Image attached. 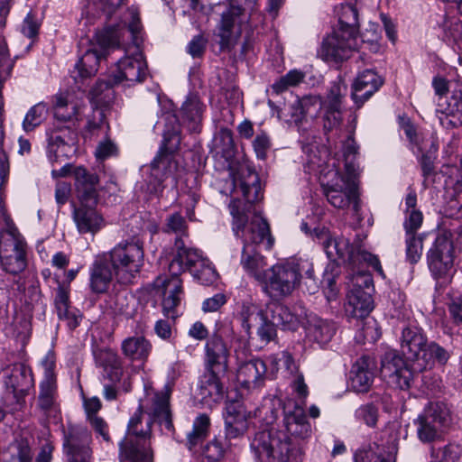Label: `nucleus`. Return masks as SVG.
<instances>
[{"instance_id":"nucleus-28","label":"nucleus","mask_w":462,"mask_h":462,"mask_svg":"<svg viewBox=\"0 0 462 462\" xmlns=\"http://www.w3.org/2000/svg\"><path fill=\"white\" fill-rule=\"evenodd\" d=\"M224 418L226 438L236 439L243 436L247 430V414L240 402L226 403Z\"/></svg>"},{"instance_id":"nucleus-60","label":"nucleus","mask_w":462,"mask_h":462,"mask_svg":"<svg viewBox=\"0 0 462 462\" xmlns=\"http://www.w3.org/2000/svg\"><path fill=\"white\" fill-rule=\"evenodd\" d=\"M253 147L258 159L264 160L267 152L271 147L269 136L265 133H261L255 136L253 141Z\"/></svg>"},{"instance_id":"nucleus-41","label":"nucleus","mask_w":462,"mask_h":462,"mask_svg":"<svg viewBox=\"0 0 462 462\" xmlns=\"http://www.w3.org/2000/svg\"><path fill=\"white\" fill-rule=\"evenodd\" d=\"M189 273L195 280L206 286L213 284L218 277L214 266L209 260L205 257L198 263V267L191 269Z\"/></svg>"},{"instance_id":"nucleus-32","label":"nucleus","mask_w":462,"mask_h":462,"mask_svg":"<svg viewBox=\"0 0 462 462\" xmlns=\"http://www.w3.org/2000/svg\"><path fill=\"white\" fill-rule=\"evenodd\" d=\"M73 219L79 233L95 234L103 226V217L94 207L79 206L73 210Z\"/></svg>"},{"instance_id":"nucleus-61","label":"nucleus","mask_w":462,"mask_h":462,"mask_svg":"<svg viewBox=\"0 0 462 462\" xmlns=\"http://www.w3.org/2000/svg\"><path fill=\"white\" fill-rule=\"evenodd\" d=\"M73 176L76 180L77 189L79 186H86L88 184H97L98 178L95 174H90L88 171L81 166L75 167L73 170Z\"/></svg>"},{"instance_id":"nucleus-51","label":"nucleus","mask_w":462,"mask_h":462,"mask_svg":"<svg viewBox=\"0 0 462 462\" xmlns=\"http://www.w3.org/2000/svg\"><path fill=\"white\" fill-rule=\"evenodd\" d=\"M356 418L369 427H374L378 420V409L372 403L360 406L355 412Z\"/></svg>"},{"instance_id":"nucleus-50","label":"nucleus","mask_w":462,"mask_h":462,"mask_svg":"<svg viewBox=\"0 0 462 462\" xmlns=\"http://www.w3.org/2000/svg\"><path fill=\"white\" fill-rule=\"evenodd\" d=\"M346 85L341 80L334 82L328 93L326 100L323 101V106L341 108L342 99L346 96Z\"/></svg>"},{"instance_id":"nucleus-4","label":"nucleus","mask_w":462,"mask_h":462,"mask_svg":"<svg viewBox=\"0 0 462 462\" xmlns=\"http://www.w3.org/2000/svg\"><path fill=\"white\" fill-rule=\"evenodd\" d=\"M173 256L169 263L171 278L158 277L156 285L162 289L163 300L162 310L168 319H174L177 317L175 308L180 301L181 280L180 274L198 267V263L204 257L202 253L187 245L186 240L175 238L172 248Z\"/></svg>"},{"instance_id":"nucleus-58","label":"nucleus","mask_w":462,"mask_h":462,"mask_svg":"<svg viewBox=\"0 0 462 462\" xmlns=\"http://www.w3.org/2000/svg\"><path fill=\"white\" fill-rule=\"evenodd\" d=\"M68 106V102L62 98L59 97L56 102L55 106V117L58 120L64 121V122H71L72 125L76 127V122L73 120V117L76 116L78 108L76 106L71 105L70 109L71 112L65 113L64 109Z\"/></svg>"},{"instance_id":"nucleus-12","label":"nucleus","mask_w":462,"mask_h":462,"mask_svg":"<svg viewBox=\"0 0 462 462\" xmlns=\"http://www.w3.org/2000/svg\"><path fill=\"white\" fill-rule=\"evenodd\" d=\"M7 239L0 249V265L7 273L17 275L27 267L28 245L15 226L6 229Z\"/></svg>"},{"instance_id":"nucleus-62","label":"nucleus","mask_w":462,"mask_h":462,"mask_svg":"<svg viewBox=\"0 0 462 462\" xmlns=\"http://www.w3.org/2000/svg\"><path fill=\"white\" fill-rule=\"evenodd\" d=\"M422 223V214L419 210H411L406 212V219L404 228L406 235H414V232L420 226Z\"/></svg>"},{"instance_id":"nucleus-64","label":"nucleus","mask_w":462,"mask_h":462,"mask_svg":"<svg viewBox=\"0 0 462 462\" xmlns=\"http://www.w3.org/2000/svg\"><path fill=\"white\" fill-rule=\"evenodd\" d=\"M355 462H395V458L393 457L386 458L381 454L368 450L356 454L355 457Z\"/></svg>"},{"instance_id":"nucleus-25","label":"nucleus","mask_w":462,"mask_h":462,"mask_svg":"<svg viewBox=\"0 0 462 462\" xmlns=\"http://www.w3.org/2000/svg\"><path fill=\"white\" fill-rule=\"evenodd\" d=\"M383 84V80L373 69H365L356 78L352 85V98L358 106L368 100Z\"/></svg>"},{"instance_id":"nucleus-17","label":"nucleus","mask_w":462,"mask_h":462,"mask_svg":"<svg viewBox=\"0 0 462 462\" xmlns=\"http://www.w3.org/2000/svg\"><path fill=\"white\" fill-rule=\"evenodd\" d=\"M357 48V37L335 29L323 40L319 56L327 62L338 63L350 58Z\"/></svg>"},{"instance_id":"nucleus-59","label":"nucleus","mask_w":462,"mask_h":462,"mask_svg":"<svg viewBox=\"0 0 462 462\" xmlns=\"http://www.w3.org/2000/svg\"><path fill=\"white\" fill-rule=\"evenodd\" d=\"M14 459H17L18 462H32L33 453L27 439H22L17 440L14 444Z\"/></svg>"},{"instance_id":"nucleus-2","label":"nucleus","mask_w":462,"mask_h":462,"mask_svg":"<svg viewBox=\"0 0 462 462\" xmlns=\"http://www.w3.org/2000/svg\"><path fill=\"white\" fill-rule=\"evenodd\" d=\"M358 146L355 140L348 138L344 148L346 160L345 173L337 170L328 171L331 178L323 183V192L328 201L335 208L345 209L352 206L354 213L357 216L360 210V199L358 189L359 166L355 162Z\"/></svg>"},{"instance_id":"nucleus-20","label":"nucleus","mask_w":462,"mask_h":462,"mask_svg":"<svg viewBox=\"0 0 462 462\" xmlns=\"http://www.w3.org/2000/svg\"><path fill=\"white\" fill-rule=\"evenodd\" d=\"M228 8L222 13L220 22L217 27L219 37V44L222 50L230 48L240 35V31L236 24L238 17L243 13V8L236 0H229Z\"/></svg>"},{"instance_id":"nucleus-24","label":"nucleus","mask_w":462,"mask_h":462,"mask_svg":"<svg viewBox=\"0 0 462 462\" xmlns=\"http://www.w3.org/2000/svg\"><path fill=\"white\" fill-rule=\"evenodd\" d=\"M375 362L374 358L364 356L353 365L349 375V383L353 391L366 393L374 379Z\"/></svg>"},{"instance_id":"nucleus-19","label":"nucleus","mask_w":462,"mask_h":462,"mask_svg":"<svg viewBox=\"0 0 462 462\" xmlns=\"http://www.w3.org/2000/svg\"><path fill=\"white\" fill-rule=\"evenodd\" d=\"M91 433L81 425L69 424L63 429V452L67 457H92Z\"/></svg>"},{"instance_id":"nucleus-56","label":"nucleus","mask_w":462,"mask_h":462,"mask_svg":"<svg viewBox=\"0 0 462 462\" xmlns=\"http://www.w3.org/2000/svg\"><path fill=\"white\" fill-rule=\"evenodd\" d=\"M300 99L304 118L317 117L319 112L323 108V101L319 97L308 96Z\"/></svg>"},{"instance_id":"nucleus-53","label":"nucleus","mask_w":462,"mask_h":462,"mask_svg":"<svg viewBox=\"0 0 462 462\" xmlns=\"http://www.w3.org/2000/svg\"><path fill=\"white\" fill-rule=\"evenodd\" d=\"M283 426L284 428L298 425L303 421H308L303 407L295 404L292 409L284 408Z\"/></svg>"},{"instance_id":"nucleus-35","label":"nucleus","mask_w":462,"mask_h":462,"mask_svg":"<svg viewBox=\"0 0 462 462\" xmlns=\"http://www.w3.org/2000/svg\"><path fill=\"white\" fill-rule=\"evenodd\" d=\"M110 310L116 315H123L126 318H132L135 310V299L126 290H119L111 294L107 300Z\"/></svg>"},{"instance_id":"nucleus-54","label":"nucleus","mask_w":462,"mask_h":462,"mask_svg":"<svg viewBox=\"0 0 462 462\" xmlns=\"http://www.w3.org/2000/svg\"><path fill=\"white\" fill-rule=\"evenodd\" d=\"M323 126L326 131H331L337 128L342 122V113L340 107L323 106Z\"/></svg>"},{"instance_id":"nucleus-26","label":"nucleus","mask_w":462,"mask_h":462,"mask_svg":"<svg viewBox=\"0 0 462 462\" xmlns=\"http://www.w3.org/2000/svg\"><path fill=\"white\" fill-rule=\"evenodd\" d=\"M234 192L241 191L249 204L263 199V192L258 174L250 167L241 168L233 179Z\"/></svg>"},{"instance_id":"nucleus-23","label":"nucleus","mask_w":462,"mask_h":462,"mask_svg":"<svg viewBox=\"0 0 462 462\" xmlns=\"http://www.w3.org/2000/svg\"><path fill=\"white\" fill-rule=\"evenodd\" d=\"M78 140V134L69 126L60 128L49 139L48 157L51 162H57L61 158H68L75 152L74 145Z\"/></svg>"},{"instance_id":"nucleus-13","label":"nucleus","mask_w":462,"mask_h":462,"mask_svg":"<svg viewBox=\"0 0 462 462\" xmlns=\"http://www.w3.org/2000/svg\"><path fill=\"white\" fill-rule=\"evenodd\" d=\"M353 287L346 296L345 311L348 317L364 319L374 309L372 278L364 273H358L352 278Z\"/></svg>"},{"instance_id":"nucleus-5","label":"nucleus","mask_w":462,"mask_h":462,"mask_svg":"<svg viewBox=\"0 0 462 462\" xmlns=\"http://www.w3.org/2000/svg\"><path fill=\"white\" fill-rule=\"evenodd\" d=\"M314 281L312 264L307 260H287L263 271V291L272 300H281L291 296L303 278Z\"/></svg>"},{"instance_id":"nucleus-30","label":"nucleus","mask_w":462,"mask_h":462,"mask_svg":"<svg viewBox=\"0 0 462 462\" xmlns=\"http://www.w3.org/2000/svg\"><path fill=\"white\" fill-rule=\"evenodd\" d=\"M39 407L48 415L55 416L58 411L56 378L51 369L47 368L40 385Z\"/></svg>"},{"instance_id":"nucleus-57","label":"nucleus","mask_w":462,"mask_h":462,"mask_svg":"<svg viewBox=\"0 0 462 462\" xmlns=\"http://www.w3.org/2000/svg\"><path fill=\"white\" fill-rule=\"evenodd\" d=\"M96 185L97 184H88L86 186H79V188L77 189L80 206L94 207L97 204V192Z\"/></svg>"},{"instance_id":"nucleus-27","label":"nucleus","mask_w":462,"mask_h":462,"mask_svg":"<svg viewBox=\"0 0 462 462\" xmlns=\"http://www.w3.org/2000/svg\"><path fill=\"white\" fill-rule=\"evenodd\" d=\"M267 371L266 363L261 359H252L241 364L236 372V380L241 387L254 390L263 384Z\"/></svg>"},{"instance_id":"nucleus-22","label":"nucleus","mask_w":462,"mask_h":462,"mask_svg":"<svg viewBox=\"0 0 462 462\" xmlns=\"http://www.w3.org/2000/svg\"><path fill=\"white\" fill-rule=\"evenodd\" d=\"M116 278L115 268L103 253L98 254L89 269V287L94 293L106 292L113 279Z\"/></svg>"},{"instance_id":"nucleus-29","label":"nucleus","mask_w":462,"mask_h":462,"mask_svg":"<svg viewBox=\"0 0 462 462\" xmlns=\"http://www.w3.org/2000/svg\"><path fill=\"white\" fill-rule=\"evenodd\" d=\"M205 105L200 101L199 96L190 93L183 102L180 114L182 124L190 133H198L201 129L202 115Z\"/></svg>"},{"instance_id":"nucleus-15","label":"nucleus","mask_w":462,"mask_h":462,"mask_svg":"<svg viewBox=\"0 0 462 462\" xmlns=\"http://www.w3.org/2000/svg\"><path fill=\"white\" fill-rule=\"evenodd\" d=\"M382 378L392 387L407 390L411 387L414 373L403 357L396 351H387L381 359Z\"/></svg>"},{"instance_id":"nucleus-47","label":"nucleus","mask_w":462,"mask_h":462,"mask_svg":"<svg viewBox=\"0 0 462 462\" xmlns=\"http://www.w3.org/2000/svg\"><path fill=\"white\" fill-rule=\"evenodd\" d=\"M227 448L226 439H214L204 448L203 454L208 461L217 462L224 457Z\"/></svg>"},{"instance_id":"nucleus-48","label":"nucleus","mask_w":462,"mask_h":462,"mask_svg":"<svg viewBox=\"0 0 462 462\" xmlns=\"http://www.w3.org/2000/svg\"><path fill=\"white\" fill-rule=\"evenodd\" d=\"M406 259L411 264L419 262L422 254V237L415 235L406 236Z\"/></svg>"},{"instance_id":"nucleus-33","label":"nucleus","mask_w":462,"mask_h":462,"mask_svg":"<svg viewBox=\"0 0 462 462\" xmlns=\"http://www.w3.org/2000/svg\"><path fill=\"white\" fill-rule=\"evenodd\" d=\"M217 372L208 370L200 380L199 395L208 405L220 402L223 397V387L217 374Z\"/></svg>"},{"instance_id":"nucleus-11","label":"nucleus","mask_w":462,"mask_h":462,"mask_svg":"<svg viewBox=\"0 0 462 462\" xmlns=\"http://www.w3.org/2000/svg\"><path fill=\"white\" fill-rule=\"evenodd\" d=\"M122 35L123 32L118 30V25L97 32L96 40L102 51H98L94 48L88 49L75 64L73 74L77 73V76L73 77L85 79L93 75L97 69L100 59L106 56V50L120 46Z\"/></svg>"},{"instance_id":"nucleus-7","label":"nucleus","mask_w":462,"mask_h":462,"mask_svg":"<svg viewBox=\"0 0 462 462\" xmlns=\"http://www.w3.org/2000/svg\"><path fill=\"white\" fill-rule=\"evenodd\" d=\"M401 347L416 372L430 368L435 361L444 363L448 359L446 351L434 342L428 343L421 329L415 326L403 328Z\"/></svg>"},{"instance_id":"nucleus-34","label":"nucleus","mask_w":462,"mask_h":462,"mask_svg":"<svg viewBox=\"0 0 462 462\" xmlns=\"http://www.w3.org/2000/svg\"><path fill=\"white\" fill-rule=\"evenodd\" d=\"M123 355L132 361H143L148 358L151 343L143 336H133L125 338L121 343Z\"/></svg>"},{"instance_id":"nucleus-37","label":"nucleus","mask_w":462,"mask_h":462,"mask_svg":"<svg viewBox=\"0 0 462 462\" xmlns=\"http://www.w3.org/2000/svg\"><path fill=\"white\" fill-rule=\"evenodd\" d=\"M357 27L358 13L356 8L351 4L342 5L338 17V27L336 30L356 37Z\"/></svg>"},{"instance_id":"nucleus-36","label":"nucleus","mask_w":462,"mask_h":462,"mask_svg":"<svg viewBox=\"0 0 462 462\" xmlns=\"http://www.w3.org/2000/svg\"><path fill=\"white\" fill-rule=\"evenodd\" d=\"M268 310L270 312L269 318L277 327L289 330H295L298 328L299 318L287 306L273 302L268 305Z\"/></svg>"},{"instance_id":"nucleus-49","label":"nucleus","mask_w":462,"mask_h":462,"mask_svg":"<svg viewBox=\"0 0 462 462\" xmlns=\"http://www.w3.org/2000/svg\"><path fill=\"white\" fill-rule=\"evenodd\" d=\"M258 315L261 316L262 323L257 328V336L263 343L267 344L275 338L277 326L268 314L264 315L262 310H259Z\"/></svg>"},{"instance_id":"nucleus-8","label":"nucleus","mask_w":462,"mask_h":462,"mask_svg":"<svg viewBox=\"0 0 462 462\" xmlns=\"http://www.w3.org/2000/svg\"><path fill=\"white\" fill-rule=\"evenodd\" d=\"M104 254L115 268L116 279L119 283L132 282L143 265V244L138 240L121 242Z\"/></svg>"},{"instance_id":"nucleus-18","label":"nucleus","mask_w":462,"mask_h":462,"mask_svg":"<svg viewBox=\"0 0 462 462\" xmlns=\"http://www.w3.org/2000/svg\"><path fill=\"white\" fill-rule=\"evenodd\" d=\"M171 388L166 384L160 392L146 389L144 409L151 419L167 430H173L172 415L170 406Z\"/></svg>"},{"instance_id":"nucleus-6","label":"nucleus","mask_w":462,"mask_h":462,"mask_svg":"<svg viewBox=\"0 0 462 462\" xmlns=\"http://www.w3.org/2000/svg\"><path fill=\"white\" fill-rule=\"evenodd\" d=\"M126 15L124 25H118V30H121L123 32L121 41L124 39L125 33H130L135 46L131 54L125 55L117 61L116 68L113 71V82L131 87L142 82L145 79L147 65L136 42V34L141 31L142 27L139 13L135 8H130Z\"/></svg>"},{"instance_id":"nucleus-46","label":"nucleus","mask_w":462,"mask_h":462,"mask_svg":"<svg viewBox=\"0 0 462 462\" xmlns=\"http://www.w3.org/2000/svg\"><path fill=\"white\" fill-rule=\"evenodd\" d=\"M305 74L299 69H291L272 85L273 90L280 94L291 87H296L303 81Z\"/></svg>"},{"instance_id":"nucleus-1","label":"nucleus","mask_w":462,"mask_h":462,"mask_svg":"<svg viewBox=\"0 0 462 462\" xmlns=\"http://www.w3.org/2000/svg\"><path fill=\"white\" fill-rule=\"evenodd\" d=\"M229 210L233 217L232 230L236 236L243 239L241 264L246 272L261 282L263 276V268L267 263L257 251V247L263 245L266 250L272 248L273 238L271 236L269 225L260 216H255L247 224L248 217L241 209V202L237 199L230 201Z\"/></svg>"},{"instance_id":"nucleus-43","label":"nucleus","mask_w":462,"mask_h":462,"mask_svg":"<svg viewBox=\"0 0 462 462\" xmlns=\"http://www.w3.org/2000/svg\"><path fill=\"white\" fill-rule=\"evenodd\" d=\"M325 249L328 256L344 258L346 256L353 257L354 252L348 239L345 237L330 238L325 244Z\"/></svg>"},{"instance_id":"nucleus-42","label":"nucleus","mask_w":462,"mask_h":462,"mask_svg":"<svg viewBox=\"0 0 462 462\" xmlns=\"http://www.w3.org/2000/svg\"><path fill=\"white\" fill-rule=\"evenodd\" d=\"M47 113V105L43 102L37 103L26 113L23 121V129L27 133L34 130L45 120Z\"/></svg>"},{"instance_id":"nucleus-38","label":"nucleus","mask_w":462,"mask_h":462,"mask_svg":"<svg viewBox=\"0 0 462 462\" xmlns=\"http://www.w3.org/2000/svg\"><path fill=\"white\" fill-rule=\"evenodd\" d=\"M335 332V324L324 319L313 320L308 328V336L321 346L328 343Z\"/></svg>"},{"instance_id":"nucleus-3","label":"nucleus","mask_w":462,"mask_h":462,"mask_svg":"<svg viewBox=\"0 0 462 462\" xmlns=\"http://www.w3.org/2000/svg\"><path fill=\"white\" fill-rule=\"evenodd\" d=\"M165 123L163 130V145L157 156L151 162L149 174L145 179L146 191L159 198L165 188L164 182L171 180L176 185L175 172L178 164L171 152L179 148L180 143V125L175 114L167 112L162 117Z\"/></svg>"},{"instance_id":"nucleus-14","label":"nucleus","mask_w":462,"mask_h":462,"mask_svg":"<svg viewBox=\"0 0 462 462\" xmlns=\"http://www.w3.org/2000/svg\"><path fill=\"white\" fill-rule=\"evenodd\" d=\"M448 420L449 411L445 404L430 402L414 420L420 440L422 442L435 440Z\"/></svg>"},{"instance_id":"nucleus-31","label":"nucleus","mask_w":462,"mask_h":462,"mask_svg":"<svg viewBox=\"0 0 462 462\" xmlns=\"http://www.w3.org/2000/svg\"><path fill=\"white\" fill-rule=\"evenodd\" d=\"M228 350L219 336H213L206 344L207 370L225 371L227 366Z\"/></svg>"},{"instance_id":"nucleus-9","label":"nucleus","mask_w":462,"mask_h":462,"mask_svg":"<svg viewBox=\"0 0 462 462\" xmlns=\"http://www.w3.org/2000/svg\"><path fill=\"white\" fill-rule=\"evenodd\" d=\"M152 421H143L142 411L139 409L130 419L127 433L120 444L121 455L130 462L149 461L152 450L148 441L151 437Z\"/></svg>"},{"instance_id":"nucleus-16","label":"nucleus","mask_w":462,"mask_h":462,"mask_svg":"<svg viewBox=\"0 0 462 462\" xmlns=\"http://www.w3.org/2000/svg\"><path fill=\"white\" fill-rule=\"evenodd\" d=\"M454 245L446 235L439 236L427 253L428 267L435 279L444 278L454 273Z\"/></svg>"},{"instance_id":"nucleus-39","label":"nucleus","mask_w":462,"mask_h":462,"mask_svg":"<svg viewBox=\"0 0 462 462\" xmlns=\"http://www.w3.org/2000/svg\"><path fill=\"white\" fill-rule=\"evenodd\" d=\"M209 425L210 420L206 414H200L195 419L192 430L187 434V447L189 450L206 439Z\"/></svg>"},{"instance_id":"nucleus-52","label":"nucleus","mask_w":462,"mask_h":462,"mask_svg":"<svg viewBox=\"0 0 462 462\" xmlns=\"http://www.w3.org/2000/svg\"><path fill=\"white\" fill-rule=\"evenodd\" d=\"M281 116L289 117L288 120L296 124L304 119L301 99L296 98L292 102L285 104L281 109Z\"/></svg>"},{"instance_id":"nucleus-40","label":"nucleus","mask_w":462,"mask_h":462,"mask_svg":"<svg viewBox=\"0 0 462 462\" xmlns=\"http://www.w3.org/2000/svg\"><path fill=\"white\" fill-rule=\"evenodd\" d=\"M213 149L217 154L230 159L235 153V143L231 130L221 128L214 136Z\"/></svg>"},{"instance_id":"nucleus-44","label":"nucleus","mask_w":462,"mask_h":462,"mask_svg":"<svg viewBox=\"0 0 462 462\" xmlns=\"http://www.w3.org/2000/svg\"><path fill=\"white\" fill-rule=\"evenodd\" d=\"M259 310L257 307L251 301H243L239 304L235 319L240 323L244 331L251 334L252 320L254 319L255 314L258 315Z\"/></svg>"},{"instance_id":"nucleus-45","label":"nucleus","mask_w":462,"mask_h":462,"mask_svg":"<svg viewBox=\"0 0 462 462\" xmlns=\"http://www.w3.org/2000/svg\"><path fill=\"white\" fill-rule=\"evenodd\" d=\"M163 232L167 234H174L176 238L186 240L189 236L188 224L180 213L170 215L163 227Z\"/></svg>"},{"instance_id":"nucleus-55","label":"nucleus","mask_w":462,"mask_h":462,"mask_svg":"<svg viewBox=\"0 0 462 462\" xmlns=\"http://www.w3.org/2000/svg\"><path fill=\"white\" fill-rule=\"evenodd\" d=\"M94 356L97 365L102 368L107 365L113 366V365L122 362L117 353L108 347L95 350Z\"/></svg>"},{"instance_id":"nucleus-63","label":"nucleus","mask_w":462,"mask_h":462,"mask_svg":"<svg viewBox=\"0 0 462 462\" xmlns=\"http://www.w3.org/2000/svg\"><path fill=\"white\" fill-rule=\"evenodd\" d=\"M88 421L97 435L102 437L103 440L106 442L110 441L109 427L103 418L99 416H93L90 417V420Z\"/></svg>"},{"instance_id":"nucleus-10","label":"nucleus","mask_w":462,"mask_h":462,"mask_svg":"<svg viewBox=\"0 0 462 462\" xmlns=\"http://www.w3.org/2000/svg\"><path fill=\"white\" fill-rule=\"evenodd\" d=\"M291 447V439L284 432L263 430L256 433L251 442V450L257 462H287Z\"/></svg>"},{"instance_id":"nucleus-21","label":"nucleus","mask_w":462,"mask_h":462,"mask_svg":"<svg viewBox=\"0 0 462 462\" xmlns=\"http://www.w3.org/2000/svg\"><path fill=\"white\" fill-rule=\"evenodd\" d=\"M4 383L6 390L18 399L28 393L34 381L32 371L23 364H14L4 370Z\"/></svg>"}]
</instances>
